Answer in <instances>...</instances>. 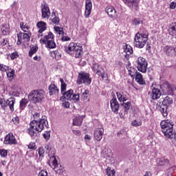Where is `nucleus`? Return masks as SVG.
Masks as SVG:
<instances>
[{"label":"nucleus","instance_id":"nucleus-1","mask_svg":"<svg viewBox=\"0 0 176 176\" xmlns=\"http://www.w3.org/2000/svg\"><path fill=\"white\" fill-rule=\"evenodd\" d=\"M30 128L28 129V134L32 138L38 137L39 133L46 127L49 128V122L46 119V116H43L39 120H34L30 123Z\"/></svg>","mask_w":176,"mask_h":176},{"label":"nucleus","instance_id":"nucleus-2","mask_svg":"<svg viewBox=\"0 0 176 176\" xmlns=\"http://www.w3.org/2000/svg\"><path fill=\"white\" fill-rule=\"evenodd\" d=\"M160 126L162 130V133L170 140H174L176 141V132L173 131L174 127V122H170V120H162L160 123Z\"/></svg>","mask_w":176,"mask_h":176},{"label":"nucleus","instance_id":"nucleus-3","mask_svg":"<svg viewBox=\"0 0 176 176\" xmlns=\"http://www.w3.org/2000/svg\"><path fill=\"white\" fill-rule=\"evenodd\" d=\"M19 25L24 32H19L17 34L18 41L16 45H21V43H27V42H30L31 39V32H28V30H30V26L24 25L23 22H20Z\"/></svg>","mask_w":176,"mask_h":176},{"label":"nucleus","instance_id":"nucleus-4","mask_svg":"<svg viewBox=\"0 0 176 176\" xmlns=\"http://www.w3.org/2000/svg\"><path fill=\"white\" fill-rule=\"evenodd\" d=\"M45 97V91L43 89H34L30 92L28 95V100H30V102L32 104H39L42 102Z\"/></svg>","mask_w":176,"mask_h":176},{"label":"nucleus","instance_id":"nucleus-5","mask_svg":"<svg viewBox=\"0 0 176 176\" xmlns=\"http://www.w3.org/2000/svg\"><path fill=\"white\" fill-rule=\"evenodd\" d=\"M148 32H138L134 38V45L139 49H142L148 41Z\"/></svg>","mask_w":176,"mask_h":176},{"label":"nucleus","instance_id":"nucleus-6","mask_svg":"<svg viewBox=\"0 0 176 176\" xmlns=\"http://www.w3.org/2000/svg\"><path fill=\"white\" fill-rule=\"evenodd\" d=\"M65 52L69 54H75L76 58H79L82 54V47L75 43H70L68 47L65 48Z\"/></svg>","mask_w":176,"mask_h":176},{"label":"nucleus","instance_id":"nucleus-7","mask_svg":"<svg viewBox=\"0 0 176 176\" xmlns=\"http://www.w3.org/2000/svg\"><path fill=\"white\" fill-rule=\"evenodd\" d=\"M171 104H173V98H170L169 96L165 97L162 102L159 104L160 111L164 118L168 116V111H167V109L168 108V105H171Z\"/></svg>","mask_w":176,"mask_h":176},{"label":"nucleus","instance_id":"nucleus-8","mask_svg":"<svg viewBox=\"0 0 176 176\" xmlns=\"http://www.w3.org/2000/svg\"><path fill=\"white\" fill-rule=\"evenodd\" d=\"M16 103V98L11 97L8 98L7 100L5 99H2L0 98V105L1 108L3 109H6L7 107H10V111L13 112L14 111V104Z\"/></svg>","mask_w":176,"mask_h":176},{"label":"nucleus","instance_id":"nucleus-9","mask_svg":"<svg viewBox=\"0 0 176 176\" xmlns=\"http://www.w3.org/2000/svg\"><path fill=\"white\" fill-rule=\"evenodd\" d=\"M137 68L140 72L145 74L148 69V62L146 59L142 57H139L136 61Z\"/></svg>","mask_w":176,"mask_h":176},{"label":"nucleus","instance_id":"nucleus-10","mask_svg":"<svg viewBox=\"0 0 176 176\" xmlns=\"http://www.w3.org/2000/svg\"><path fill=\"white\" fill-rule=\"evenodd\" d=\"M77 83L78 85H82V83H85V85H90V83H91V78H90V74L85 72L79 73Z\"/></svg>","mask_w":176,"mask_h":176},{"label":"nucleus","instance_id":"nucleus-11","mask_svg":"<svg viewBox=\"0 0 176 176\" xmlns=\"http://www.w3.org/2000/svg\"><path fill=\"white\" fill-rule=\"evenodd\" d=\"M163 52L168 57H174L176 56V46L166 45L163 48Z\"/></svg>","mask_w":176,"mask_h":176},{"label":"nucleus","instance_id":"nucleus-12","mask_svg":"<svg viewBox=\"0 0 176 176\" xmlns=\"http://www.w3.org/2000/svg\"><path fill=\"white\" fill-rule=\"evenodd\" d=\"M41 13L43 19H49L50 17V9L49 8V5L46 2H43L41 4Z\"/></svg>","mask_w":176,"mask_h":176},{"label":"nucleus","instance_id":"nucleus-13","mask_svg":"<svg viewBox=\"0 0 176 176\" xmlns=\"http://www.w3.org/2000/svg\"><path fill=\"white\" fill-rule=\"evenodd\" d=\"M91 9H93V3H91V0H86L85 12V17L86 19H89L90 14H91Z\"/></svg>","mask_w":176,"mask_h":176},{"label":"nucleus","instance_id":"nucleus-14","mask_svg":"<svg viewBox=\"0 0 176 176\" xmlns=\"http://www.w3.org/2000/svg\"><path fill=\"white\" fill-rule=\"evenodd\" d=\"M110 105H111V109L114 113H118L120 105L119 102H118V99L116 98H113L110 100Z\"/></svg>","mask_w":176,"mask_h":176},{"label":"nucleus","instance_id":"nucleus-15","mask_svg":"<svg viewBox=\"0 0 176 176\" xmlns=\"http://www.w3.org/2000/svg\"><path fill=\"white\" fill-rule=\"evenodd\" d=\"M102 135H104V129L98 128L94 130V137L96 141L102 140Z\"/></svg>","mask_w":176,"mask_h":176},{"label":"nucleus","instance_id":"nucleus-16","mask_svg":"<svg viewBox=\"0 0 176 176\" xmlns=\"http://www.w3.org/2000/svg\"><path fill=\"white\" fill-rule=\"evenodd\" d=\"M5 144H17V140H16V138L13 135V133L8 134L4 140Z\"/></svg>","mask_w":176,"mask_h":176},{"label":"nucleus","instance_id":"nucleus-17","mask_svg":"<svg viewBox=\"0 0 176 176\" xmlns=\"http://www.w3.org/2000/svg\"><path fill=\"white\" fill-rule=\"evenodd\" d=\"M49 90V94L50 96H54V94H58L60 90L58 89V87L56 86V84H51L48 87Z\"/></svg>","mask_w":176,"mask_h":176},{"label":"nucleus","instance_id":"nucleus-18","mask_svg":"<svg viewBox=\"0 0 176 176\" xmlns=\"http://www.w3.org/2000/svg\"><path fill=\"white\" fill-rule=\"evenodd\" d=\"M160 96H162V92L160 89L157 88H154L152 89L151 97L152 100H157V98H160Z\"/></svg>","mask_w":176,"mask_h":176},{"label":"nucleus","instance_id":"nucleus-19","mask_svg":"<svg viewBox=\"0 0 176 176\" xmlns=\"http://www.w3.org/2000/svg\"><path fill=\"white\" fill-rule=\"evenodd\" d=\"M54 39V34L52 33V32H50L48 33V35L44 36L43 38H41L40 42L41 43H46L47 42H49V41H53Z\"/></svg>","mask_w":176,"mask_h":176},{"label":"nucleus","instance_id":"nucleus-20","mask_svg":"<svg viewBox=\"0 0 176 176\" xmlns=\"http://www.w3.org/2000/svg\"><path fill=\"white\" fill-rule=\"evenodd\" d=\"M63 96L60 100H71V97L74 94V90L69 89L67 91H64L63 93Z\"/></svg>","mask_w":176,"mask_h":176},{"label":"nucleus","instance_id":"nucleus-21","mask_svg":"<svg viewBox=\"0 0 176 176\" xmlns=\"http://www.w3.org/2000/svg\"><path fill=\"white\" fill-rule=\"evenodd\" d=\"M106 12L111 19H115V17H116V10H115L113 7L106 8Z\"/></svg>","mask_w":176,"mask_h":176},{"label":"nucleus","instance_id":"nucleus-22","mask_svg":"<svg viewBox=\"0 0 176 176\" xmlns=\"http://www.w3.org/2000/svg\"><path fill=\"white\" fill-rule=\"evenodd\" d=\"M135 81L139 83V85H146V82H145V80H144V78H142V74H141V73L138 72L136 74V75L135 76Z\"/></svg>","mask_w":176,"mask_h":176},{"label":"nucleus","instance_id":"nucleus-23","mask_svg":"<svg viewBox=\"0 0 176 176\" xmlns=\"http://www.w3.org/2000/svg\"><path fill=\"white\" fill-rule=\"evenodd\" d=\"M158 166H165V167H170V161L166 158H160L157 162Z\"/></svg>","mask_w":176,"mask_h":176},{"label":"nucleus","instance_id":"nucleus-24","mask_svg":"<svg viewBox=\"0 0 176 176\" xmlns=\"http://www.w3.org/2000/svg\"><path fill=\"white\" fill-rule=\"evenodd\" d=\"M36 26L38 27V28H39L38 30V34H42V32H43V31H45L46 30V23L43 22V21H39L37 23Z\"/></svg>","mask_w":176,"mask_h":176},{"label":"nucleus","instance_id":"nucleus-25","mask_svg":"<svg viewBox=\"0 0 176 176\" xmlns=\"http://www.w3.org/2000/svg\"><path fill=\"white\" fill-rule=\"evenodd\" d=\"M124 3H125L129 8H133V6H135V8L138 7V3H137V0H124Z\"/></svg>","mask_w":176,"mask_h":176},{"label":"nucleus","instance_id":"nucleus-26","mask_svg":"<svg viewBox=\"0 0 176 176\" xmlns=\"http://www.w3.org/2000/svg\"><path fill=\"white\" fill-rule=\"evenodd\" d=\"M117 97L120 102L127 101V95L123 92H116Z\"/></svg>","mask_w":176,"mask_h":176},{"label":"nucleus","instance_id":"nucleus-27","mask_svg":"<svg viewBox=\"0 0 176 176\" xmlns=\"http://www.w3.org/2000/svg\"><path fill=\"white\" fill-rule=\"evenodd\" d=\"M82 122H83V118L82 117H76L73 120L74 126H82Z\"/></svg>","mask_w":176,"mask_h":176},{"label":"nucleus","instance_id":"nucleus-28","mask_svg":"<svg viewBox=\"0 0 176 176\" xmlns=\"http://www.w3.org/2000/svg\"><path fill=\"white\" fill-rule=\"evenodd\" d=\"M19 104H19L20 109H21V111H23L25 109V107H27V104H28V100L25 99V98H23L20 101Z\"/></svg>","mask_w":176,"mask_h":176},{"label":"nucleus","instance_id":"nucleus-29","mask_svg":"<svg viewBox=\"0 0 176 176\" xmlns=\"http://www.w3.org/2000/svg\"><path fill=\"white\" fill-rule=\"evenodd\" d=\"M3 35H9L10 34V29L8 25H3L1 28Z\"/></svg>","mask_w":176,"mask_h":176},{"label":"nucleus","instance_id":"nucleus-30","mask_svg":"<svg viewBox=\"0 0 176 176\" xmlns=\"http://www.w3.org/2000/svg\"><path fill=\"white\" fill-rule=\"evenodd\" d=\"M51 53V57L55 58V60H60L61 58V54L58 51H52Z\"/></svg>","mask_w":176,"mask_h":176},{"label":"nucleus","instance_id":"nucleus-31","mask_svg":"<svg viewBox=\"0 0 176 176\" xmlns=\"http://www.w3.org/2000/svg\"><path fill=\"white\" fill-rule=\"evenodd\" d=\"M106 174L107 176H115L116 174V172L115 171V169H112L110 167H108L106 169Z\"/></svg>","mask_w":176,"mask_h":176},{"label":"nucleus","instance_id":"nucleus-32","mask_svg":"<svg viewBox=\"0 0 176 176\" xmlns=\"http://www.w3.org/2000/svg\"><path fill=\"white\" fill-rule=\"evenodd\" d=\"M128 72L129 74L131 76V78H134L136 74L138 73V72H137V69H135V68L134 67H130L129 69H128Z\"/></svg>","mask_w":176,"mask_h":176},{"label":"nucleus","instance_id":"nucleus-33","mask_svg":"<svg viewBox=\"0 0 176 176\" xmlns=\"http://www.w3.org/2000/svg\"><path fill=\"white\" fill-rule=\"evenodd\" d=\"M47 47H49V49H55L56 45L54 40H51L47 42Z\"/></svg>","mask_w":176,"mask_h":176},{"label":"nucleus","instance_id":"nucleus-34","mask_svg":"<svg viewBox=\"0 0 176 176\" xmlns=\"http://www.w3.org/2000/svg\"><path fill=\"white\" fill-rule=\"evenodd\" d=\"M36 52H38V47L37 46L32 47L29 52V56L32 57V56H34V54H35Z\"/></svg>","mask_w":176,"mask_h":176},{"label":"nucleus","instance_id":"nucleus-35","mask_svg":"<svg viewBox=\"0 0 176 176\" xmlns=\"http://www.w3.org/2000/svg\"><path fill=\"white\" fill-rule=\"evenodd\" d=\"M60 82L61 83L60 85V90H61V93L65 91L66 89H67V84L65 83V82L64 81V80L63 78H60Z\"/></svg>","mask_w":176,"mask_h":176},{"label":"nucleus","instance_id":"nucleus-36","mask_svg":"<svg viewBox=\"0 0 176 176\" xmlns=\"http://www.w3.org/2000/svg\"><path fill=\"white\" fill-rule=\"evenodd\" d=\"M124 53H126L128 56L132 54L133 53V48L130 45H126V47L124 49Z\"/></svg>","mask_w":176,"mask_h":176},{"label":"nucleus","instance_id":"nucleus-37","mask_svg":"<svg viewBox=\"0 0 176 176\" xmlns=\"http://www.w3.org/2000/svg\"><path fill=\"white\" fill-rule=\"evenodd\" d=\"M131 124L134 127H140V126H141V124H142V122H141L140 120H133L131 122Z\"/></svg>","mask_w":176,"mask_h":176},{"label":"nucleus","instance_id":"nucleus-38","mask_svg":"<svg viewBox=\"0 0 176 176\" xmlns=\"http://www.w3.org/2000/svg\"><path fill=\"white\" fill-rule=\"evenodd\" d=\"M50 161L52 163V166H54L55 168H57V167H58V162H57V160H56V157L54 156L51 157Z\"/></svg>","mask_w":176,"mask_h":176},{"label":"nucleus","instance_id":"nucleus-39","mask_svg":"<svg viewBox=\"0 0 176 176\" xmlns=\"http://www.w3.org/2000/svg\"><path fill=\"white\" fill-rule=\"evenodd\" d=\"M14 69H12L10 72H7V76L9 78V80H12L13 78H14Z\"/></svg>","mask_w":176,"mask_h":176},{"label":"nucleus","instance_id":"nucleus-40","mask_svg":"<svg viewBox=\"0 0 176 176\" xmlns=\"http://www.w3.org/2000/svg\"><path fill=\"white\" fill-rule=\"evenodd\" d=\"M54 31L59 35H64V31L63 30V28H60L58 26L54 27Z\"/></svg>","mask_w":176,"mask_h":176},{"label":"nucleus","instance_id":"nucleus-41","mask_svg":"<svg viewBox=\"0 0 176 176\" xmlns=\"http://www.w3.org/2000/svg\"><path fill=\"white\" fill-rule=\"evenodd\" d=\"M96 74H97V75H98L99 76H102V78H104V69H102V67H100L98 71L96 72Z\"/></svg>","mask_w":176,"mask_h":176},{"label":"nucleus","instance_id":"nucleus-42","mask_svg":"<svg viewBox=\"0 0 176 176\" xmlns=\"http://www.w3.org/2000/svg\"><path fill=\"white\" fill-rule=\"evenodd\" d=\"M164 86L167 89L168 94H171V93H173V89L171 88V85H170L168 82H166L164 83Z\"/></svg>","mask_w":176,"mask_h":176},{"label":"nucleus","instance_id":"nucleus-43","mask_svg":"<svg viewBox=\"0 0 176 176\" xmlns=\"http://www.w3.org/2000/svg\"><path fill=\"white\" fill-rule=\"evenodd\" d=\"M9 69V67L3 65V64H0V71L2 72H6L7 70Z\"/></svg>","mask_w":176,"mask_h":176},{"label":"nucleus","instance_id":"nucleus-44","mask_svg":"<svg viewBox=\"0 0 176 176\" xmlns=\"http://www.w3.org/2000/svg\"><path fill=\"white\" fill-rule=\"evenodd\" d=\"M89 91L87 90V89H85L84 92H82V97L83 98V100H87V98L89 97Z\"/></svg>","mask_w":176,"mask_h":176},{"label":"nucleus","instance_id":"nucleus-45","mask_svg":"<svg viewBox=\"0 0 176 176\" xmlns=\"http://www.w3.org/2000/svg\"><path fill=\"white\" fill-rule=\"evenodd\" d=\"M43 136L44 137L45 140H46V141L50 140V131H45L43 134Z\"/></svg>","mask_w":176,"mask_h":176},{"label":"nucleus","instance_id":"nucleus-46","mask_svg":"<svg viewBox=\"0 0 176 176\" xmlns=\"http://www.w3.org/2000/svg\"><path fill=\"white\" fill-rule=\"evenodd\" d=\"M169 28L173 31L174 34H176V22L171 23L169 26Z\"/></svg>","mask_w":176,"mask_h":176},{"label":"nucleus","instance_id":"nucleus-47","mask_svg":"<svg viewBox=\"0 0 176 176\" xmlns=\"http://www.w3.org/2000/svg\"><path fill=\"white\" fill-rule=\"evenodd\" d=\"M122 105H123L125 109L129 110L130 109V107H131V102H127L126 103L124 102Z\"/></svg>","mask_w":176,"mask_h":176},{"label":"nucleus","instance_id":"nucleus-48","mask_svg":"<svg viewBox=\"0 0 176 176\" xmlns=\"http://www.w3.org/2000/svg\"><path fill=\"white\" fill-rule=\"evenodd\" d=\"M133 23L134 24V25H140V24H142V21L138 19H134L133 21Z\"/></svg>","mask_w":176,"mask_h":176},{"label":"nucleus","instance_id":"nucleus-49","mask_svg":"<svg viewBox=\"0 0 176 176\" xmlns=\"http://www.w3.org/2000/svg\"><path fill=\"white\" fill-rule=\"evenodd\" d=\"M45 154V148H43V147H40L38 148V155L39 157H43V155Z\"/></svg>","mask_w":176,"mask_h":176},{"label":"nucleus","instance_id":"nucleus-50","mask_svg":"<svg viewBox=\"0 0 176 176\" xmlns=\"http://www.w3.org/2000/svg\"><path fill=\"white\" fill-rule=\"evenodd\" d=\"M0 155L1 157H6L8 156V151L6 150H0Z\"/></svg>","mask_w":176,"mask_h":176},{"label":"nucleus","instance_id":"nucleus-51","mask_svg":"<svg viewBox=\"0 0 176 176\" xmlns=\"http://www.w3.org/2000/svg\"><path fill=\"white\" fill-rule=\"evenodd\" d=\"M80 96H79V94H74L73 95L72 98V100H73L74 101H79V98H80Z\"/></svg>","mask_w":176,"mask_h":176},{"label":"nucleus","instance_id":"nucleus-52","mask_svg":"<svg viewBox=\"0 0 176 176\" xmlns=\"http://www.w3.org/2000/svg\"><path fill=\"white\" fill-rule=\"evenodd\" d=\"M52 23H54V24H58V23H60V18L57 17V16H54L52 19Z\"/></svg>","mask_w":176,"mask_h":176},{"label":"nucleus","instance_id":"nucleus-53","mask_svg":"<svg viewBox=\"0 0 176 176\" xmlns=\"http://www.w3.org/2000/svg\"><path fill=\"white\" fill-rule=\"evenodd\" d=\"M19 57V54L17 52L12 53L10 55L11 60H14V58H17Z\"/></svg>","mask_w":176,"mask_h":176},{"label":"nucleus","instance_id":"nucleus-54","mask_svg":"<svg viewBox=\"0 0 176 176\" xmlns=\"http://www.w3.org/2000/svg\"><path fill=\"white\" fill-rule=\"evenodd\" d=\"M38 176H47V171H46L45 170H42L38 173Z\"/></svg>","mask_w":176,"mask_h":176},{"label":"nucleus","instance_id":"nucleus-55","mask_svg":"<svg viewBox=\"0 0 176 176\" xmlns=\"http://www.w3.org/2000/svg\"><path fill=\"white\" fill-rule=\"evenodd\" d=\"M99 68H100V65H98V64L97 63L94 64L92 67V69L93 71H94V72H97Z\"/></svg>","mask_w":176,"mask_h":176},{"label":"nucleus","instance_id":"nucleus-56","mask_svg":"<svg viewBox=\"0 0 176 176\" xmlns=\"http://www.w3.org/2000/svg\"><path fill=\"white\" fill-rule=\"evenodd\" d=\"M19 121H20V119L19 118V117H15L12 118V122L14 124H18Z\"/></svg>","mask_w":176,"mask_h":176},{"label":"nucleus","instance_id":"nucleus-57","mask_svg":"<svg viewBox=\"0 0 176 176\" xmlns=\"http://www.w3.org/2000/svg\"><path fill=\"white\" fill-rule=\"evenodd\" d=\"M6 43H8V41L5 38H2L1 41H0V45L1 46H5V45H6Z\"/></svg>","mask_w":176,"mask_h":176},{"label":"nucleus","instance_id":"nucleus-58","mask_svg":"<svg viewBox=\"0 0 176 176\" xmlns=\"http://www.w3.org/2000/svg\"><path fill=\"white\" fill-rule=\"evenodd\" d=\"M29 149H36V146H35V143H30V145L28 146Z\"/></svg>","mask_w":176,"mask_h":176},{"label":"nucleus","instance_id":"nucleus-59","mask_svg":"<svg viewBox=\"0 0 176 176\" xmlns=\"http://www.w3.org/2000/svg\"><path fill=\"white\" fill-rule=\"evenodd\" d=\"M63 42H68V41H71V38L67 36H65L62 37Z\"/></svg>","mask_w":176,"mask_h":176},{"label":"nucleus","instance_id":"nucleus-60","mask_svg":"<svg viewBox=\"0 0 176 176\" xmlns=\"http://www.w3.org/2000/svg\"><path fill=\"white\" fill-rule=\"evenodd\" d=\"M63 108H69V102H65L63 103Z\"/></svg>","mask_w":176,"mask_h":176},{"label":"nucleus","instance_id":"nucleus-61","mask_svg":"<svg viewBox=\"0 0 176 176\" xmlns=\"http://www.w3.org/2000/svg\"><path fill=\"white\" fill-rule=\"evenodd\" d=\"M85 141H87V142H89V141H90V140H91V136H90L89 135H85Z\"/></svg>","mask_w":176,"mask_h":176},{"label":"nucleus","instance_id":"nucleus-62","mask_svg":"<svg viewBox=\"0 0 176 176\" xmlns=\"http://www.w3.org/2000/svg\"><path fill=\"white\" fill-rule=\"evenodd\" d=\"M72 133H74L75 135H80V131L79 130H73Z\"/></svg>","mask_w":176,"mask_h":176},{"label":"nucleus","instance_id":"nucleus-63","mask_svg":"<svg viewBox=\"0 0 176 176\" xmlns=\"http://www.w3.org/2000/svg\"><path fill=\"white\" fill-rule=\"evenodd\" d=\"M175 8H176V3H174V2H172V3H170V9H175Z\"/></svg>","mask_w":176,"mask_h":176},{"label":"nucleus","instance_id":"nucleus-64","mask_svg":"<svg viewBox=\"0 0 176 176\" xmlns=\"http://www.w3.org/2000/svg\"><path fill=\"white\" fill-rule=\"evenodd\" d=\"M144 176H152V173L150 171H147Z\"/></svg>","mask_w":176,"mask_h":176}]
</instances>
